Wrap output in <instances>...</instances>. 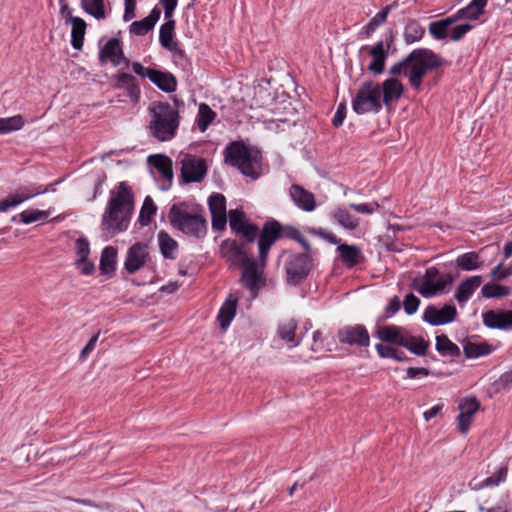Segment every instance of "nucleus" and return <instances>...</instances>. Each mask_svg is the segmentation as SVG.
<instances>
[{"mask_svg":"<svg viewBox=\"0 0 512 512\" xmlns=\"http://www.w3.org/2000/svg\"><path fill=\"white\" fill-rule=\"evenodd\" d=\"M134 210V195L126 182L110 192L106 209L102 215L101 226L111 235L125 231Z\"/></svg>","mask_w":512,"mask_h":512,"instance_id":"f257e3e1","label":"nucleus"},{"mask_svg":"<svg viewBox=\"0 0 512 512\" xmlns=\"http://www.w3.org/2000/svg\"><path fill=\"white\" fill-rule=\"evenodd\" d=\"M152 115L151 134L159 141H169L179 127V113L167 102H153L149 106Z\"/></svg>","mask_w":512,"mask_h":512,"instance_id":"f03ea898","label":"nucleus"},{"mask_svg":"<svg viewBox=\"0 0 512 512\" xmlns=\"http://www.w3.org/2000/svg\"><path fill=\"white\" fill-rule=\"evenodd\" d=\"M225 162L255 180L261 173V155L241 142H233L225 149Z\"/></svg>","mask_w":512,"mask_h":512,"instance_id":"7ed1b4c3","label":"nucleus"},{"mask_svg":"<svg viewBox=\"0 0 512 512\" xmlns=\"http://www.w3.org/2000/svg\"><path fill=\"white\" fill-rule=\"evenodd\" d=\"M169 221L173 227L186 235L202 238L207 233V221L196 209L185 203L174 204L169 211Z\"/></svg>","mask_w":512,"mask_h":512,"instance_id":"20e7f679","label":"nucleus"},{"mask_svg":"<svg viewBox=\"0 0 512 512\" xmlns=\"http://www.w3.org/2000/svg\"><path fill=\"white\" fill-rule=\"evenodd\" d=\"M406 61L410 64L409 83L414 89L420 88L422 79L428 71L445 64V60L441 56L427 48L414 49L406 57Z\"/></svg>","mask_w":512,"mask_h":512,"instance_id":"39448f33","label":"nucleus"},{"mask_svg":"<svg viewBox=\"0 0 512 512\" xmlns=\"http://www.w3.org/2000/svg\"><path fill=\"white\" fill-rule=\"evenodd\" d=\"M353 111L357 114L377 113L382 108V91L380 84L368 81L358 89L353 101Z\"/></svg>","mask_w":512,"mask_h":512,"instance_id":"423d86ee","label":"nucleus"},{"mask_svg":"<svg viewBox=\"0 0 512 512\" xmlns=\"http://www.w3.org/2000/svg\"><path fill=\"white\" fill-rule=\"evenodd\" d=\"M454 278L451 274H442L436 267L426 269L424 276L415 278L412 288L418 291L424 298H430L444 292L445 288L451 285Z\"/></svg>","mask_w":512,"mask_h":512,"instance_id":"0eeeda50","label":"nucleus"},{"mask_svg":"<svg viewBox=\"0 0 512 512\" xmlns=\"http://www.w3.org/2000/svg\"><path fill=\"white\" fill-rule=\"evenodd\" d=\"M312 268V258L308 253L294 254L286 262L287 282L298 285L308 276Z\"/></svg>","mask_w":512,"mask_h":512,"instance_id":"6e6552de","label":"nucleus"},{"mask_svg":"<svg viewBox=\"0 0 512 512\" xmlns=\"http://www.w3.org/2000/svg\"><path fill=\"white\" fill-rule=\"evenodd\" d=\"M181 177L184 183H199L207 174V164L204 158L185 154L181 159Z\"/></svg>","mask_w":512,"mask_h":512,"instance_id":"1a4fd4ad","label":"nucleus"},{"mask_svg":"<svg viewBox=\"0 0 512 512\" xmlns=\"http://www.w3.org/2000/svg\"><path fill=\"white\" fill-rule=\"evenodd\" d=\"M282 235V226L277 221L267 222L258 235L259 262L262 266L266 265L267 255L271 246Z\"/></svg>","mask_w":512,"mask_h":512,"instance_id":"9d476101","label":"nucleus"},{"mask_svg":"<svg viewBox=\"0 0 512 512\" xmlns=\"http://www.w3.org/2000/svg\"><path fill=\"white\" fill-rule=\"evenodd\" d=\"M220 251L223 257L234 266H241L250 258V249L247 242L227 239L221 243Z\"/></svg>","mask_w":512,"mask_h":512,"instance_id":"9b49d317","label":"nucleus"},{"mask_svg":"<svg viewBox=\"0 0 512 512\" xmlns=\"http://www.w3.org/2000/svg\"><path fill=\"white\" fill-rule=\"evenodd\" d=\"M337 337L340 343L351 346L368 347L370 344L369 332L361 324L341 328L338 331Z\"/></svg>","mask_w":512,"mask_h":512,"instance_id":"f8f14e48","label":"nucleus"},{"mask_svg":"<svg viewBox=\"0 0 512 512\" xmlns=\"http://www.w3.org/2000/svg\"><path fill=\"white\" fill-rule=\"evenodd\" d=\"M457 314V309L453 305L446 304L442 308L429 305L424 310L423 320L432 326H440L453 322Z\"/></svg>","mask_w":512,"mask_h":512,"instance_id":"ddd939ff","label":"nucleus"},{"mask_svg":"<svg viewBox=\"0 0 512 512\" xmlns=\"http://www.w3.org/2000/svg\"><path fill=\"white\" fill-rule=\"evenodd\" d=\"M148 259V245L142 242H137L128 249L124 268L129 274H134L144 267Z\"/></svg>","mask_w":512,"mask_h":512,"instance_id":"4468645a","label":"nucleus"},{"mask_svg":"<svg viewBox=\"0 0 512 512\" xmlns=\"http://www.w3.org/2000/svg\"><path fill=\"white\" fill-rule=\"evenodd\" d=\"M212 217V228L222 231L227 224L226 198L220 193H213L208 199Z\"/></svg>","mask_w":512,"mask_h":512,"instance_id":"2eb2a0df","label":"nucleus"},{"mask_svg":"<svg viewBox=\"0 0 512 512\" xmlns=\"http://www.w3.org/2000/svg\"><path fill=\"white\" fill-rule=\"evenodd\" d=\"M460 413L457 417L458 429L462 434H466L471 426L473 417L479 410L480 404L475 397L462 399L459 402Z\"/></svg>","mask_w":512,"mask_h":512,"instance_id":"dca6fc26","label":"nucleus"},{"mask_svg":"<svg viewBox=\"0 0 512 512\" xmlns=\"http://www.w3.org/2000/svg\"><path fill=\"white\" fill-rule=\"evenodd\" d=\"M241 266L243 268L242 281L245 287L251 291L257 289L261 280L262 269L264 266H262L259 261L257 262L252 257L245 261Z\"/></svg>","mask_w":512,"mask_h":512,"instance_id":"f3484780","label":"nucleus"},{"mask_svg":"<svg viewBox=\"0 0 512 512\" xmlns=\"http://www.w3.org/2000/svg\"><path fill=\"white\" fill-rule=\"evenodd\" d=\"M407 329L396 325H380L375 331V336L384 343L402 346Z\"/></svg>","mask_w":512,"mask_h":512,"instance_id":"a211bd4d","label":"nucleus"},{"mask_svg":"<svg viewBox=\"0 0 512 512\" xmlns=\"http://www.w3.org/2000/svg\"><path fill=\"white\" fill-rule=\"evenodd\" d=\"M483 323L491 329H508L512 327V310L494 311L489 310L482 314Z\"/></svg>","mask_w":512,"mask_h":512,"instance_id":"6ab92c4d","label":"nucleus"},{"mask_svg":"<svg viewBox=\"0 0 512 512\" xmlns=\"http://www.w3.org/2000/svg\"><path fill=\"white\" fill-rule=\"evenodd\" d=\"M483 278L481 275L470 276L462 281L454 294V299L461 305L465 304L474 292L481 286Z\"/></svg>","mask_w":512,"mask_h":512,"instance_id":"aec40b11","label":"nucleus"},{"mask_svg":"<svg viewBox=\"0 0 512 512\" xmlns=\"http://www.w3.org/2000/svg\"><path fill=\"white\" fill-rule=\"evenodd\" d=\"M289 193L294 204L298 208L307 212H311L315 209L316 202L314 195L311 192L304 189L302 186L293 184L290 187Z\"/></svg>","mask_w":512,"mask_h":512,"instance_id":"412c9836","label":"nucleus"},{"mask_svg":"<svg viewBox=\"0 0 512 512\" xmlns=\"http://www.w3.org/2000/svg\"><path fill=\"white\" fill-rule=\"evenodd\" d=\"M100 57L102 59H109L114 66L120 65L121 62H124L126 65L129 64V60L125 58L120 41L117 38H111L107 41L101 49Z\"/></svg>","mask_w":512,"mask_h":512,"instance_id":"4be33fe9","label":"nucleus"},{"mask_svg":"<svg viewBox=\"0 0 512 512\" xmlns=\"http://www.w3.org/2000/svg\"><path fill=\"white\" fill-rule=\"evenodd\" d=\"M297 322L294 319H287L279 323L277 334L279 338L286 343L288 348L299 345L301 339L296 335Z\"/></svg>","mask_w":512,"mask_h":512,"instance_id":"5701e85b","label":"nucleus"},{"mask_svg":"<svg viewBox=\"0 0 512 512\" xmlns=\"http://www.w3.org/2000/svg\"><path fill=\"white\" fill-rule=\"evenodd\" d=\"M380 86L383 102L386 106L400 99L404 92L403 84L394 77L386 79Z\"/></svg>","mask_w":512,"mask_h":512,"instance_id":"b1692460","label":"nucleus"},{"mask_svg":"<svg viewBox=\"0 0 512 512\" xmlns=\"http://www.w3.org/2000/svg\"><path fill=\"white\" fill-rule=\"evenodd\" d=\"M369 55L373 60L369 64L368 70L375 74H381L384 71L385 61L388 57V47L385 46L383 41H379L369 50Z\"/></svg>","mask_w":512,"mask_h":512,"instance_id":"393cba45","label":"nucleus"},{"mask_svg":"<svg viewBox=\"0 0 512 512\" xmlns=\"http://www.w3.org/2000/svg\"><path fill=\"white\" fill-rule=\"evenodd\" d=\"M39 193V191H34L27 187L20 188L14 194H10L0 201V212H6L8 209L23 203Z\"/></svg>","mask_w":512,"mask_h":512,"instance_id":"a878e982","label":"nucleus"},{"mask_svg":"<svg viewBox=\"0 0 512 512\" xmlns=\"http://www.w3.org/2000/svg\"><path fill=\"white\" fill-rule=\"evenodd\" d=\"M337 251L342 263L348 268H353L363 260L360 248L355 245L339 244Z\"/></svg>","mask_w":512,"mask_h":512,"instance_id":"bb28decb","label":"nucleus"},{"mask_svg":"<svg viewBox=\"0 0 512 512\" xmlns=\"http://www.w3.org/2000/svg\"><path fill=\"white\" fill-rule=\"evenodd\" d=\"M161 11L159 8L154 7L149 15L140 21H134L130 25V32L135 35H145L152 30L159 20Z\"/></svg>","mask_w":512,"mask_h":512,"instance_id":"cd10ccee","label":"nucleus"},{"mask_svg":"<svg viewBox=\"0 0 512 512\" xmlns=\"http://www.w3.org/2000/svg\"><path fill=\"white\" fill-rule=\"evenodd\" d=\"M174 28V20H167L166 23L162 24L159 30V41L164 48L182 55L183 51L179 49L177 43L173 41Z\"/></svg>","mask_w":512,"mask_h":512,"instance_id":"c85d7f7f","label":"nucleus"},{"mask_svg":"<svg viewBox=\"0 0 512 512\" xmlns=\"http://www.w3.org/2000/svg\"><path fill=\"white\" fill-rule=\"evenodd\" d=\"M488 0H472L468 6L458 10L453 17L456 21L462 19L477 20L483 13Z\"/></svg>","mask_w":512,"mask_h":512,"instance_id":"c756f323","label":"nucleus"},{"mask_svg":"<svg viewBox=\"0 0 512 512\" xmlns=\"http://www.w3.org/2000/svg\"><path fill=\"white\" fill-rule=\"evenodd\" d=\"M457 21L453 15L429 24V33L436 40H444L450 36V27Z\"/></svg>","mask_w":512,"mask_h":512,"instance_id":"7c9ffc66","label":"nucleus"},{"mask_svg":"<svg viewBox=\"0 0 512 512\" xmlns=\"http://www.w3.org/2000/svg\"><path fill=\"white\" fill-rule=\"evenodd\" d=\"M115 87L118 89H125L127 95L133 100L137 101L140 95V89L136 83V78L128 73H120L115 76Z\"/></svg>","mask_w":512,"mask_h":512,"instance_id":"2f4dec72","label":"nucleus"},{"mask_svg":"<svg viewBox=\"0 0 512 512\" xmlns=\"http://www.w3.org/2000/svg\"><path fill=\"white\" fill-rule=\"evenodd\" d=\"M149 80L159 89L167 93L175 91L177 86L176 78L169 72L154 69L151 75H149Z\"/></svg>","mask_w":512,"mask_h":512,"instance_id":"473e14b6","label":"nucleus"},{"mask_svg":"<svg viewBox=\"0 0 512 512\" xmlns=\"http://www.w3.org/2000/svg\"><path fill=\"white\" fill-rule=\"evenodd\" d=\"M332 218L344 229L349 231L356 230L360 225V220L354 217L346 208L337 207L331 213Z\"/></svg>","mask_w":512,"mask_h":512,"instance_id":"72a5a7b5","label":"nucleus"},{"mask_svg":"<svg viewBox=\"0 0 512 512\" xmlns=\"http://www.w3.org/2000/svg\"><path fill=\"white\" fill-rule=\"evenodd\" d=\"M72 24L71 30V44L74 49L80 50L83 47L84 36L86 33V22L79 17H69Z\"/></svg>","mask_w":512,"mask_h":512,"instance_id":"f704fd0d","label":"nucleus"},{"mask_svg":"<svg viewBox=\"0 0 512 512\" xmlns=\"http://www.w3.org/2000/svg\"><path fill=\"white\" fill-rule=\"evenodd\" d=\"M236 307L237 299L232 298V296H230L222 305L218 314V320L222 329H226L230 325L236 314Z\"/></svg>","mask_w":512,"mask_h":512,"instance_id":"c9c22d12","label":"nucleus"},{"mask_svg":"<svg viewBox=\"0 0 512 512\" xmlns=\"http://www.w3.org/2000/svg\"><path fill=\"white\" fill-rule=\"evenodd\" d=\"M117 249L107 246L103 249L100 258V271L102 274L110 275L115 271Z\"/></svg>","mask_w":512,"mask_h":512,"instance_id":"e433bc0d","label":"nucleus"},{"mask_svg":"<svg viewBox=\"0 0 512 512\" xmlns=\"http://www.w3.org/2000/svg\"><path fill=\"white\" fill-rule=\"evenodd\" d=\"M402 347H405L413 354H416L418 356H424L429 347V343L425 341L422 337H416L407 332L402 343Z\"/></svg>","mask_w":512,"mask_h":512,"instance_id":"4c0bfd02","label":"nucleus"},{"mask_svg":"<svg viewBox=\"0 0 512 512\" xmlns=\"http://www.w3.org/2000/svg\"><path fill=\"white\" fill-rule=\"evenodd\" d=\"M158 243L161 253L166 259H174L176 257L177 242L165 231L158 233Z\"/></svg>","mask_w":512,"mask_h":512,"instance_id":"58836bf2","label":"nucleus"},{"mask_svg":"<svg viewBox=\"0 0 512 512\" xmlns=\"http://www.w3.org/2000/svg\"><path fill=\"white\" fill-rule=\"evenodd\" d=\"M456 265L461 270L473 271L481 268L483 262L480 260V256L477 252H467L458 256Z\"/></svg>","mask_w":512,"mask_h":512,"instance_id":"ea45409f","label":"nucleus"},{"mask_svg":"<svg viewBox=\"0 0 512 512\" xmlns=\"http://www.w3.org/2000/svg\"><path fill=\"white\" fill-rule=\"evenodd\" d=\"M149 162L162 174L167 180H172L173 169L172 161L165 155H153L149 156Z\"/></svg>","mask_w":512,"mask_h":512,"instance_id":"a19ab883","label":"nucleus"},{"mask_svg":"<svg viewBox=\"0 0 512 512\" xmlns=\"http://www.w3.org/2000/svg\"><path fill=\"white\" fill-rule=\"evenodd\" d=\"M493 351L492 346L486 342L468 341L463 346V352L467 358H477L485 356Z\"/></svg>","mask_w":512,"mask_h":512,"instance_id":"79ce46f5","label":"nucleus"},{"mask_svg":"<svg viewBox=\"0 0 512 512\" xmlns=\"http://www.w3.org/2000/svg\"><path fill=\"white\" fill-rule=\"evenodd\" d=\"M216 113L206 103H201L198 108L197 126L201 132H205L214 121Z\"/></svg>","mask_w":512,"mask_h":512,"instance_id":"37998d69","label":"nucleus"},{"mask_svg":"<svg viewBox=\"0 0 512 512\" xmlns=\"http://www.w3.org/2000/svg\"><path fill=\"white\" fill-rule=\"evenodd\" d=\"M425 29L416 20H410L404 29V39L408 44L417 42L422 39Z\"/></svg>","mask_w":512,"mask_h":512,"instance_id":"c03bdc74","label":"nucleus"},{"mask_svg":"<svg viewBox=\"0 0 512 512\" xmlns=\"http://www.w3.org/2000/svg\"><path fill=\"white\" fill-rule=\"evenodd\" d=\"M436 350L445 356H458L459 347L454 344L446 335L442 334L436 337Z\"/></svg>","mask_w":512,"mask_h":512,"instance_id":"a18cd8bd","label":"nucleus"},{"mask_svg":"<svg viewBox=\"0 0 512 512\" xmlns=\"http://www.w3.org/2000/svg\"><path fill=\"white\" fill-rule=\"evenodd\" d=\"M82 8L94 18L101 20L106 18L104 0H81Z\"/></svg>","mask_w":512,"mask_h":512,"instance_id":"49530a36","label":"nucleus"},{"mask_svg":"<svg viewBox=\"0 0 512 512\" xmlns=\"http://www.w3.org/2000/svg\"><path fill=\"white\" fill-rule=\"evenodd\" d=\"M481 294L484 298H501L508 296L510 294V289L507 286L496 284V283H487L482 286Z\"/></svg>","mask_w":512,"mask_h":512,"instance_id":"de8ad7c7","label":"nucleus"},{"mask_svg":"<svg viewBox=\"0 0 512 512\" xmlns=\"http://www.w3.org/2000/svg\"><path fill=\"white\" fill-rule=\"evenodd\" d=\"M157 211V207L154 204L152 198L147 196L144 199L142 208L139 214V222L142 226H147L150 224L152 217L155 215Z\"/></svg>","mask_w":512,"mask_h":512,"instance_id":"09e8293b","label":"nucleus"},{"mask_svg":"<svg viewBox=\"0 0 512 512\" xmlns=\"http://www.w3.org/2000/svg\"><path fill=\"white\" fill-rule=\"evenodd\" d=\"M24 123V119L21 115L0 118V134L20 130L24 126Z\"/></svg>","mask_w":512,"mask_h":512,"instance_id":"8fccbe9b","label":"nucleus"},{"mask_svg":"<svg viewBox=\"0 0 512 512\" xmlns=\"http://www.w3.org/2000/svg\"><path fill=\"white\" fill-rule=\"evenodd\" d=\"M18 217L22 223L31 224L40 220H45L48 217V213L38 209H29L22 211ZM16 218L17 216H14L13 220Z\"/></svg>","mask_w":512,"mask_h":512,"instance_id":"3c124183","label":"nucleus"},{"mask_svg":"<svg viewBox=\"0 0 512 512\" xmlns=\"http://www.w3.org/2000/svg\"><path fill=\"white\" fill-rule=\"evenodd\" d=\"M478 508L481 512H510L511 503L509 496L502 497L495 505H488L487 501L479 504Z\"/></svg>","mask_w":512,"mask_h":512,"instance_id":"603ef678","label":"nucleus"},{"mask_svg":"<svg viewBox=\"0 0 512 512\" xmlns=\"http://www.w3.org/2000/svg\"><path fill=\"white\" fill-rule=\"evenodd\" d=\"M235 234L242 237V240L240 242H247V245L250 246L255 239L259 235V228L252 223H247L242 228L237 230Z\"/></svg>","mask_w":512,"mask_h":512,"instance_id":"864d4df0","label":"nucleus"},{"mask_svg":"<svg viewBox=\"0 0 512 512\" xmlns=\"http://www.w3.org/2000/svg\"><path fill=\"white\" fill-rule=\"evenodd\" d=\"M229 225L231 230L235 233L237 230L242 228L248 221L245 218V214L242 210L233 209L228 213Z\"/></svg>","mask_w":512,"mask_h":512,"instance_id":"5fc2aeb1","label":"nucleus"},{"mask_svg":"<svg viewBox=\"0 0 512 512\" xmlns=\"http://www.w3.org/2000/svg\"><path fill=\"white\" fill-rule=\"evenodd\" d=\"M508 468L506 466L500 467L494 474L487 477L481 484V487L497 486L507 478Z\"/></svg>","mask_w":512,"mask_h":512,"instance_id":"6e6d98bb","label":"nucleus"},{"mask_svg":"<svg viewBox=\"0 0 512 512\" xmlns=\"http://www.w3.org/2000/svg\"><path fill=\"white\" fill-rule=\"evenodd\" d=\"M349 207L360 214H373L380 209V204L376 201L361 204L351 203Z\"/></svg>","mask_w":512,"mask_h":512,"instance_id":"4d7b16f0","label":"nucleus"},{"mask_svg":"<svg viewBox=\"0 0 512 512\" xmlns=\"http://www.w3.org/2000/svg\"><path fill=\"white\" fill-rule=\"evenodd\" d=\"M473 28L472 25L468 24V23H465V24H460V25H456V26H451L450 27V36L449 38L452 40V41H459L461 40L466 33H468L471 29Z\"/></svg>","mask_w":512,"mask_h":512,"instance_id":"13d9d810","label":"nucleus"},{"mask_svg":"<svg viewBox=\"0 0 512 512\" xmlns=\"http://www.w3.org/2000/svg\"><path fill=\"white\" fill-rule=\"evenodd\" d=\"M420 304V300L414 294H408L403 301L404 310L408 315L414 314Z\"/></svg>","mask_w":512,"mask_h":512,"instance_id":"bf43d9fd","label":"nucleus"},{"mask_svg":"<svg viewBox=\"0 0 512 512\" xmlns=\"http://www.w3.org/2000/svg\"><path fill=\"white\" fill-rule=\"evenodd\" d=\"M90 253L89 242L85 238L76 240V260L86 259Z\"/></svg>","mask_w":512,"mask_h":512,"instance_id":"052dcab7","label":"nucleus"},{"mask_svg":"<svg viewBox=\"0 0 512 512\" xmlns=\"http://www.w3.org/2000/svg\"><path fill=\"white\" fill-rule=\"evenodd\" d=\"M410 70V64L406 61V58H404L402 61H399L395 63L391 68L389 69V74L392 75L394 78L395 76L404 74L408 76Z\"/></svg>","mask_w":512,"mask_h":512,"instance_id":"680f3d73","label":"nucleus"},{"mask_svg":"<svg viewBox=\"0 0 512 512\" xmlns=\"http://www.w3.org/2000/svg\"><path fill=\"white\" fill-rule=\"evenodd\" d=\"M393 5H387L380 12H378L369 22H371L376 28L383 24L388 17Z\"/></svg>","mask_w":512,"mask_h":512,"instance_id":"e2e57ef3","label":"nucleus"},{"mask_svg":"<svg viewBox=\"0 0 512 512\" xmlns=\"http://www.w3.org/2000/svg\"><path fill=\"white\" fill-rule=\"evenodd\" d=\"M77 269L83 274V275H90L93 273L95 266L93 262L88 261V259H81L75 261Z\"/></svg>","mask_w":512,"mask_h":512,"instance_id":"0e129e2a","label":"nucleus"},{"mask_svg":"<svg viewBox=\"0 0 512 512\" xmlns=\"http://www.w3.org/2000/svg\"><path fill=\"white\" fill-rule=\"evenodd\" d=\"M375 349L381 358H392L396 356V349L384 344H376Z\"/></svg>","mask_w":512,"mask_h":512,"instance_id":"69168bd1","label":"nucleus"},{"mask_svg":"<svg viewBox=\"0 0 512 512\" xmlns=\"http://www.w3.org/2000/svg\"><path fill=\"white\" fill-rule=\"evenodd\" d=\"M160 3L164 7V15L167 20H173L172 16L174 13V10L177 7L178 0H160Z\"/></svg>","mask_w":512,"mask_h":512,"instance_id":"338daca9","label":"nucleus"},{"mask_svg":"<svg viewBox=\"0 0 512 512\" xmlns=\"http://www.w3.org/2000/svg\"><path fill=\"white\" fill-rule=\"evenodd\" d=\"M346 115V105L344 103H341L337 111L332 119V123L335 127H339L342 125Z\"/></svg>","mask_w":512,"mask_h":512,"instance_id":"774afa93","label":"nucleus"}]
</instances>
